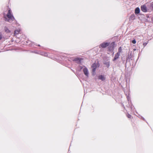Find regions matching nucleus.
Returning <instances> with one entry per match:
<instances>
[{
	"instance_id": "obj_1",
	"label": "nucleus",
	"mask_w": 153,
	"mask_h": 153,
	"mask_svg": "<svg viewBox=\"0 0 153 153\" xmlns=\"http://www.w3.org/2000/svg\"><path fill=\"white\" fill-rule=\"evenodd\" d=\"M7 17L12 20H13L14 19V18L12 14V12L10 9L8 10V12L7 14Z\"/></svg>"
},
{
	"instance_id": "obj_2",
	"label": "nucleus",
	"mask_w": 153,
	"mask_h": 153,
	"mask_svg": "<svg viewBox=\"0 0 153 153\" xmlns=\"http://www.w3.org/2000/svg\"><path fill=\"white\" fill-rule=\"evenodd\" d=\"M109 45V43L108 42H103L99 46V48H105L107 47Z\"/></svg>"
},
{
	"instance_id": "obj_3",
	"label": "nucleus",
	"mask_w": 153,
	"mask_h": 153,
	"mask_svg": "<svg viewBox=\"0 0 153 153\" xmlns=\"http://www.w3.org/2000/svg\"><path fill=\"white\" fill-rule=\"evenodd\" d=\"M114 42L111 43L110 45H109L108 47V51H113L114 49Z\"/></svg>"
},
{
	"instance_id": "obj_4",
	"label": "nucleus",
	"mask_w": 153,
	"mask_h": 153,
	"mask_svg": "<svg viewBox=\"0 0 153 153\" xmlns=\"http://www.w3.org/2000/svg\"><path fill=\"white\" fill-rule=\"evenodd\" d=\"M141 10L144 12H146L147 11V8L146 4L143 5L141 6Z\"/></svg>"
},
{
	"instance_id": "obj_5",
	"label": "nucleus",
	"mask_w": 153,
	"mask_h": 153,
	"mask_svg": "<svg viewBox=\"0 0 153 153\" xmlns=\"http://www.w3.org/2000/svg\"><path fill=\"white\" fill-rule=\"evenodd\" d=\"M120 54L118 53H117L115 54L114 58L113 59V61H114L116 60L117 59L119 58Z\"/></svg>"
},
{
	"instance_id": "obj_6",
	"label": "nucleus",
	"mask_w": 153,
	"mask_h": 153,
	"mask_svg": "<svg viewBox=\"0 0 153 153\" xmlns=\"http://www.w3.org/2000/svg\"><path fill=\"white\" fill-rule=\"evenodd\" d=\"M83 71L85 75L87 76H88V73L87 69L86 68H84L83 69Z\"/></svg>"
},
{
	"instance_id": "obj_7",
	"label": "nucleus",
	"mask_w": 153,
	"mask_h": 153,
	"mask_svg": "<svg viewBox=\"0 0 153 153\" xmlns=\"http://www.w3.org/2000/svg\"><path fill=\"white\" fill-rule=\"evenodd\" d=\"M98 77L99 79H101L102 81H103L105 79V77L102 75L99 76Z\"/></svg>"
},
{
	"instance_id": "obj_8",
	"label": "nucleus",
	"mask_w": 153,
	"mask_h": 153,
	"mask_svg": "<svg viewBox=\"0 0 153 153\" xmlns=\"http://www.w3.org/2000/svg\"><path fill=\"white\" fill-rule=\"evenodd\" d=\"M140 10L139 7H137L136 8L135 11V13L136 14H138L140 13Z\"/></svg>"
},
{
	"instance_id": "obj_9",
	"label": "nucleus",
	"mask_w": 153,
	"mask_h": 153,
	"mask_svg": "<svg viewBox=\"0 0 153 153\" xmlns=\"http://www.w3.org/2000/svg\"><path fill=\"white\" fill-rule=\"evenodd\" d=\"M20 31V30H15L14 32V35H16L17 34H18L19 33Z\"/></svg>"
},
{
	"instance_id": "obj_10",
	"label": "nucleus",
	"mask_w": 153,
	"mask_h": 153,
	"mask_svg": "<svg viewBox=\"0 0 153 153\" xmlns=\"http://www.w3.org/2000/svg\"><path fill=\"white\" fill-rule=\"evenodd\" d=\"M122 48L121 47H120L118 49V52L117 53L120 54V53L122 52Z\"/></svg>"
},
{
	"instance_id": "obj_11",
	"label": "nucleus",
	"mask_w": 153,
	"mask_h": 153,
	"mask_svg": "<svg viewBox=\"0 0 153 153\" xmlns=\"http://www.w3.org/2000/svg\"><path fill=\"white\" fill-rule=\"evenodd\" d=\"M4 30L5 32L7 33L10 32V31L8 29L7 27H4Z\"/></svg>"
},
{
	"instance_id": "obj_12",
	"label": "nucleus",
	"mask_w": 153,
	"mask_h": 153,
	"mask_svg": "<svg viewBox=\"0 0 153 153\" xmlns=\"http://www.w3.org/2000/svg\"><path fill=\"white\" fill-rule=\"evenodd\" d=\"M97 64H96L95 63H94V64H93L92 66V68H97Z\"/></svg>"
},
{
	"instance_id": "obj_13",
	"label": "nucleus",
	"mask_w": 153,
	"mask_h": 153,
	"mask_svg": "<svg viewBox=\"0 0 153 153\" xmlns=\"http://www.w3.org/2000/svg\"><path fill=\"white\" fill-rule=\"evenodd\" d=\"M126 115V116L129 118L131 119L133 118V117L131 115L128 114H127Z\"/></svg>"
},
{
	"instance_id": "obj_14",
	"label": "nucleus",
	"mask_w": 153,
	"mask_h": 153,
	"mask_svg": "<svg viewBox=\"0 0 153 153\" xmlns=\"http://www.w3.org/2000/svg\"><path fill=\"white\" fill-rule=\"evenodd\" d=\"M135 19V16L134 15H131L130 17V19L132 20H134Z\"/></svg>"
},
{
	"instance_id": "obj_15",
	"label": "nucleus",
	"mask_w": 153,
	"mask_h": 153,
	"mask_svg": "<svg viewBox=\"0 0 153 153\" xmlns=\"http://www.w3.org/2000/svg\"><path fill=\"white\" fill-rule=\"evenodd\" d=\"M41 53V54L42 55H44L45 56H47V54L46 53L42 52Z\"/></svg>"
},
{
	"instance_id": "obj_16",
	"label": "nucleus",
	"mask_w": 153,
	"mask_h": 153,
	"mask_svg": "<svg viewBox=\"0 0 153 153\" xmlns=\"http://www.w3.org/2000/svg\"><path fill=\"white\" fill-rule=\"evenodd\" d=\"M132 42L134 44H135L136 43V41L135 39H134L132 41Z\"/></svg>"
},
{
	"instance_id": "obj_17",
	"label": "nucleus",
	"mask_w": 153,
	"mask_h": 153,
	"mask_svg": "<svg viewBox=\"0 0 153 153\" xmlns=\"http://www.w3.org/2000/svg\"><path fill=\"white\" fill-rule=\"evenodd\" d=\"M96 68H93L92 69V71L94 73L96 71Z\"/></svg>"
},
{
	"instance_id": "obj_18",
	"label": "nucleus",
	"mask_w": 153,
	"mask_h": 153,
	"mask_svg": "<svg viewBox=\"0 0 153 153\" xmlns=\"http://www.w3.org/2000/svg\"><path fill=\"white\" fill-rule=\"evenodd\" d=\"M151 7H152V9H153V4H151Z\"/></svg>"
},
{
	"instance_id": "obj_19",
	"label": "nucleus",
	"mask_w": 153,
	"mask_h": 153,
	"mask_svg": "<svg viewBox=\"0 0 153 153\" xmlns=\"http://www.w3.org/2000/svg\"><path fill=\"white\" fill-rule=\"evenodd\" d=\"M147 44V43H143V45L144 46H145Z\"/></svg>"
},
{
	"instance_id": "obj_20",
	"label": "nucleus",
	"mask_w": 153,
	"mask_h": 153,
	"mask_svg": "<svg viewBox=\"0 0 153 153\" xmlns=\"http://www.w3.org/2000/svg\"><path fill=\"white\" fill-rule=\"evenodd\" d=\"M4 18L6 19V21H8L9 19H7L6 18L5 16H4Z\"/></svg>"
},
{
	"instance_id": "obj_21",
	"label": "nucleus",
	"mask_w": 153,
	"mask_h": 153,
	"mask_svg": "<svg viewBox=\"0 0 153 153\" xmlns=\"http://www.w3.org/2000/svg\"><path fill=\"white\" fill-rule=\"evenodd\" d=\"M2 37L1 35V34H0V39H1L2 38Z\"/></svg>"
},
{
	"instance_id": "obj_22",
	"label": "nucleus",
	"mask_w": 153,
	"mask_h": 153,
	"mask_svg": "<svg viewBox=\"0 0 153 153\" xmlns=\"http://www.w3.org/2000/svg\"><path fill=\"white\" fill-rule=\"evenodd\" d=\"M37 46H39V47L40 46V45H37Z\"/></svg>"
},
{
	"instance_id": "obj_23",
	"label": "nucleus",
	"mask_w": 153,
	"mask_h": 153,
	"mask_svg": "<svg viewBox=\"0 0 153 153\" xmlns=\"http://www.w3.org/2000/svg\"><path fill=\"white\" fill-rule=\"evenodd\" d=\"M136 50V49H134V51H135V50Z\"/></svg>"
}]
</instances>
